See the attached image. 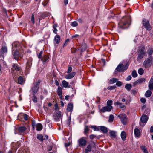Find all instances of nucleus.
I'll use <instances>...</instances> for the list:
<instances>
[{
    "label": "nucleus",
    "mask_w": 153,
    "mask_h": 153,
    "mask_svg": "<svg viewBox=\"0 0 153 153\" xmlns=\"http://www.w3.org/2000/svg\"><path fill=\"white\" fill-rule=\"evenodd\" d=\"M138 74L140 75H142L144 73V70L143 69L140 68L138 70Z\"/></svg>",
    "instance_id": "obj_42"
},
{
    "label": "nucleus",
    "mask_w": 153,
    "mask_h": 153,
    "mask_svg": "<svg viewBox=\"0 0 153 153\" xmlns=\"http://www.w3.org/2000/svg\"><path fill=\"white\" fill-rule=\"evenodd\" d=\"M95 143L93 141H91L90 143L86 147V148L85 149V153H88L90 152L91 151V149L93 148H95Z\"/></svg>",
    "instance_id": "obj_7"
},
{
    "label": "nucleus",
    "mask_w": 153,
    "mask_h": 153,
    "mask_svg": "<svg viewBox=\"0 0 153 153\" xmlns=\"http://www.w3.org/2000/svg\"><path fill=\"white\" fill-rule=\"evenodd\" d=\"M125 88L128 91H130L132 88V85L131 84H127L125 85Z\"/></svg>",
    "instance_id": "obj_31"
},
{
    "label": "nucleus",
    "mask_w": 153,
    "mask_h": 153,
    "mask_svg": "<svg viewBox=\"0 0 153 153\" xmlns=\"http://www.w3.org/2000/svg\"><path fill=\"white\" fill-rule=\"evenodd\" d=\"M142 123H146L148 120V117L146 115H143L142 116L140 119Z\"/></svg>",
    "instance_id": "obj_17"
},
{
    "label": "nucleus",
    "mask_w": 153,
    "mask_h": 153,
    "mask_svg": "<svg viewBox=\"0 0 153 153\" xmlns=\"http://www.w3.org/2000/svg\"><path fill=\"white\" fill-rule=\"evenodd\" d=\"M48 13L47 12L41 14L40 16L42 19H44L48 16Z\"/></svg>",
    "instance_id": "obj_40"
},
{
    "label": "nucleus",
    "mask_w": 153,
    "mask_h": 153,
    "mask_svg": "<svg viewBox=\"0 0 153 153\" xmlns=\"http://www.w3.org/2000/svg\"><path fill=\"white\" fill-rule=\"evenodd\" d=\"M71 116L68 117V119L67 120V124L68 125H70L71 123Z\"/></svg>",
    "instance_id": "obj_54"
},
{
    "label": "nucleus",
    "mask_w": 153,
    "mask_h": 153,
    "mask_svg": "<svg viewBox=\"0 0 153 153\" xmlns=\"http://www.w3.org/2000/svg\"><path fill=\"white\" fill-rule=\"evenodd\" d=\"M86 47H84L83 46H82L81 48V52H83L86 49Z\"/></svg>",
    "instance_id": "obj_56"
},
{
    "label": "nucleus",
    "mask_w": 153,
    "mask_h": 153,
    "mask_svg": "<svg viewBox=\"0 0 153 153\" xmlns=\"http://www.w3.org/2000/svg\"><path fill=\"white\" fill-rule=\"evenodd\" d=\"M72 68L71 67H68L67 72L68 73H70L72 71Z\"/></svg>",
    "instance_id": "obj_52"
},
{
    "label": "nucleus",
    "mask_w": 153,
    "mask_h": 153,
    "mask_svg": "<svg viewBox=\"0 0 153 153\" xmlns=\"http://www.w3.org/2000/svg\"><path fill=\"white\" fill-rule=\"evenodd\" d=\"M113 109V107L106 106L103 107L100 110L101 112L104 113L106 111L110 112Z\"/></svg>",
    "instance_id": "obj_13"
},
{
    "label": "nucleus",
    "mask_w": 153,
    "mask_h": 153,
    "mask_svg": "<svg viewBox=\"0 0 153 153\" xmlns=\"http://www.w3.org/2000/svg\"><path fill=\"white\" fill-rule=\"evenodd\" d=\"M69 39H67L65 42L63 47H64L65 46H66L67 45L68 43L69 42Z\"/></svg>",
    "instance_id": "obj_58"
},
{
    "label": "nucleus",
    "mask_w": 153,
    "mask_h": 153,
    "mask_svg": "<svg viewBox=\"0 0 153 153\" xmlns=\"http://www.w3.org/2000/svg\"><path fill=\"white\" fill-rule=\"evenodd\" d=\"M31 21L33 24H34L35 23V21L34 19V15L33 14L32 15L31 17Z\"/></svg>",
    "instance_id": "obj_60"
},
{
    "label": "nucleus",
    "mask_w": 153,
    "mask_h": 153,
    "mask_svg": "<svg viewBox=\"0 0 153 153\" xmlns=\"http://www.w3.org/2000/svg\"><path fill=\"white\" fill-rule=\"evenodd\" d=\"M49 58V56H45L43 59V61L46 62L47 61Z\"/></svg>",
    "instance_id": "obj_59"
},
{
    "label": "nucleus",
    "mask_w": 153,
    "mask_h": 153,
    "mask_svg": "<svg viewBox=\"0 0 153 153\" xmlns=\"http://www.w3.org/2000/svg\"><path fill=\"white\" fill-rule=\"evenodd\" d=\"M100 130L103 133H106L108 132V129L107 127L104 126H100Z\"/></svg>",
    "instance_id": "obj_21"
},
{
    "label": "nucleus",
    "mask_w": 153,
    "mask_h": 153,
    "mask_svg": "<svg viewBox=\"0 0 153 153\" xmlns=\"http://www.w3.org/2000/svg\"><path fill=\"white\" fill-rule=\"evenodd\" d=\"M36 125V122L35 120H33L32 121V128L34 130L35 129V127Z\"/></svg>",
    "instance_id": "obj_53"
},
{
    "label": "nucleus",
    "mask_w": 153,
    "mask_h": 153,
    "mask_svg": "<svg viewBox=\"0 0 153 153\" xmlns=\"http://www.w3.org/2000/svg\"><path fill=\"white\" fill-rule=\"evenodd\" d=\"M116 86L113 85L111 86H109L108 87L107 89L108 90H112L114 89L115 88H116Z\"/></svg>",
    "instance_id": "obj_49"
},
{
    "label": "nucleus",
    "mask_w": 153,
    "mask_h": 153,
    "mask_svg": "<svg viewBox=\"0 0 153 153\" xmlns=\"http://www.w3.org/2000/svg\"><path fill=\"white\" fill-rule=\"evenodd\" d=\"M55 119L56 121H59L60 120V118L61 116V113L60 111H59L56 112L55 114Z\"/></svg>",
    "instance_id": "obj_20"
},
{
    "label": "nucleus",
    "mask_w": 153,
    "mask_h": 153,
    "mask_svg": "<svg viewBox=\"0 0 153 153\" xmlns=\"http://www.w3.org/2000/svg\"><path fill=\"white\" fill-rule=\"evenodd\" d=\"M19 45L18 42H15L12 44V50H15V48H17Z\"/></svg>",
    "instance_id": "obj_29"
},
{
    "label": "nucleus",
    "mask_w": 153,
    "mask_h": 153,
    "mask_svg": "<svg viewBox=\"0 0 153 153\" xmlns=\"http://www.w3.org/2000/svg\"><path fill=\"white\" fill-rule=\"evenodd\" d=\"M40 80L36 81L33 83V87L32 88V94H36L38 91L39 85L41 82Z\"/></svg>",
    "instance_id": "obj_6"
},
{
    "label": "nucleus",
    "mask_w": 153,
    "mask_h": 153,
    "mask_svg": "<svg viewBox=\"0 0 153 153\" xmlns=\"http://www.w3.org/2000/svg\"><path fill=\"white\" fill-rule=\"evenodd\" d=\"M131 75L134 78H135L137 77V74L135 70H133L132 71L131 73Z\"/></svg>",
    "instance_id": "obj_38"
},
{
    "label": "nucleus",
    "mask_w": 153,
    "mask_h": 153,
    "mask_svg": "<svg viewBox=\"0 0 153 153\" xmlns=\"http://www.w3.org/2000/svg\"><path fill=\"white\" fill-rule=\"evenodd\" d=\"M130 16H127L123 18L118 23L119 27L120 29H125L128 27L130 24L128 21L130 19Z\"/></svg>",
    "instance_id": "obj_1"
},
{
    "label": "nucleus",
    "mask_w": 153,
    "mask_h": 153,
    "mask_svg": "<svg viewBox=\"0 0 153 153\" xmlns=\"http://www.w3.org/2000/svg\"><path fill=\"white\" fill-rule=\"evenodd\" d=\"M75 72H73L65 76V78L68 79L72 78L76 74Z\"/></svg>",
    "instance_id": "obj_19"
},
{
    "label": "nucleus",
    "mask_w": 153,
    "mask_h": 153,
    "mask_svg": "<svg viewBox=\"0 0 153 153\" xmlns=\"http://www.w3.org/2000/svg\"><path fill=\"white\" fill-rule=\"evenodd\" d=\"M114 105H119L120 108H122L125 107V106L122 103H120L119 102H117L114 103Z\"/></svg>",
    "instance_id": "obj_27"
},
{
    "label": "nucleus",
    "mask_w": 153,
    "mask_h": 153,
    "mask_svg": "<svg viewBox=\"0 0 153 153\" xmlns=\"http://www.w3.org/2000/svg\"><path fill=\"white\" fill-rule=\"evenodd\" d=\"M114 119V116L112 114L110 115L109 116L108 121L109 122H112L113 121Z\"/></svg>",
    "instance_id": "obj_46"
},
{
    "label": "nucleus",
    "mask_w": 153,
    "mask_h": 153,
    "mask_svg": "<svg viewBox=\"0 0 153 153\" xmlns=\"http://www.w3.org/2000/svg\"><path fill=\"white\" fill-rule=\"evenodd\" d=\"M141 149L143 151L144 153H149L147 148L145 146H142L140 147Z\"/></svg>",
    "instance_id": "obj_33"
},
{
    "label": "nucleus",
    "mask_w": 153,
    "mask_h": 153,
    "mask_svg": "<svg viewBox=\"0 0 153 153\" xmlns=\"http://www.w3.org/2000/svg\"><path fill=\"white\" fill-rule=\"evenodd\" d=\"M150 90H148L146 92L145 94V96L147 97H149L151 96L152 92Z\"/></svg>",
    "instance_id": "obj_32"
},
{
    "label": "nucleus",
    "mask_w": 153,
    "mask_h": 153,
    "mask_svg": "<svg viewBox=\"0 0 153 153\" xmlns=\"http://www.w3.org/2000/svg\"><path fill=\"white\" fill-rule=\"evenodd\" d=\"M143 24L146 30H150L151 29V27L148 20L143 19Z\"/></svg>",
    "instance_id": "obj_9"
},
{
    "label": "nucleus",
    "mask_w": 153,
    "mask_h": 153,
    "mask_svg": "<svg viewBox=\"0 0 153 153\" xmlns=\"http://www.w3.org/2000/svg\"><path fill=\"white\" fill-rule=\"evenodd\" d=\"M62 84L63 85V87L64 88H66L68 87V83L65 80H63L62 81Z\"/></svg>",
    "instance_id": "obj_36"
},
{
    "label": "nucleus",
    "mask_w": 153,
    "mask_h": 153,
    "mask_svg": "<svg viewBox=\"0 0 153 153\" xmlns=\"http://www.w3.org/2000/svg\"><path fill=\"white\" fill-rule=\"evenodd\" d=\"M145 47L143 46L140 49H139L138 53L137 54L138 56L137 58V61H140L141 59H142L145 55Z\"/></svg>",
    "instance_id": "obj_5"
},
{
    "label": "nucleus",
    "mask_w": 153,
    "mask_h": 153,
    "mask_svg": "<svg viewBox=\"0 0 153 153\" xmlns=\"http://www.w3.org/2000/svg\"><path fill=\"white\" fill-rule=\"evenodd\" d=\"M149 89L150 90H153V84L149 82Z\"/></svg>",
    "instance_id": "obj_43"
},
{
    "label": "nucleus",
    "mask_w": 153,
    "mask_h": 153,
    "mask_svg": "<svg viewBox=\"0 0 153 153\" xmlns=\"http://www.w3.org/2000/svg\"><path fill=\"white\" fill-rule=\"evenodd\" d=\"M147 52L149 56L151 55L153 53V50L151 48H149Z\"/></svg>",
    "instance_id": "obj_39"
},
{
    "label": "nucleus",
    "mask_w": 153,
    "mask_h": 153,
    "mask_svg": "<svg viewBox=\"0 0 153 153\" xmlns=\"http://www.w3.org/2000/svg\"><path fill=\"white\" fill-rule=\"evenodd\" d=\"M76 50L75 48H72L71 49V53H75L76 52Z\"/></svg>",
    "instance_id": "obj_63"
},
{
    "label": "nucleus",
    "mask_w": 153,
    "mask_h": 153,
    "mask_svg": "<svg viewBox=\"0 0 153 153\" xmlns=\"http://www.w3.org/2000/svg\"><path fill=\"white\" fill-rule=\"evenodd\" d=\"M43 54V52L42 51H40L39 54L37 55V56L39 59L42 58V55Z\"/></svg>",
    "instance_id": "obj_50"
},
{
    "label": "nucleus",
    "mask_w": 153,
    "mask_h": 153,
    "mask_svg": "<svg viewBox=\"0 0 153 153\" xmlns=\"http://www.w3.org/2000/svg\"><path fill=\"white\" fill-rule=\"evenodd\" d=\"M90 138L91 139H92L94 138H96L97 139H99V137H98V136H96L94 134H91L89 136Z\"/></svg>",
    "instance_id": "obj_47"
},
{
    "label": "nucleus",
    "mask_w": 153,
    "mask_h": 153,
    "mask_svg": "<svg viewBox=\"0 0 153 153\" xmlns=\"http://www.w3.org/2000/svg\"><path fill=\"white\" fill-rule=\"evenodd\" d=\"M12 53L14 59L16 60H18V58L20 57V54L18 50L17 49L15 50H12Z\"/></svg>",
    "instance_id": "obj_11"
},
{
    "label": "nucleus",
    "mask_w": 153,
    "mask_h": 153,
    "mask_svg": "<svg viewBox=\"0 0 153 153\" xmlns=\"http://www.w3.org/2000/svg\"><path fill=\"white\" fill-rule=\"evenodd\" d=\"M129 64L126 63L125 65L122 64H120L118 65L116 68L117 71L118 72H124L128 68Z\"/></svg>",
    "instance_id": "obj_4"
},
{
    "label": "nucleus",
    "mask_w": 153,
    "mask_h": 153,
    "mask_svg": "<svg viewBox=\"0 0 153 153\" xmlns=\"http://www.w3.org/2000/svg\"><path fill=\"white\" fill-rule=\"evenodd\" d=\"M118 117L121 119V121L123 124H126L127 120V117L125 115H119Z\"/></svg>",
    "instance_id": "obj_12"
},
{
    "label": "nucleus",
    "mask_w": 153,
    "mask_h": 153,
    "mask_svg": "<svg viewBox=\"0 0 153 153\" xmlns=\"http://www.w3.org/2000/svg\"><path fill=\"white\" fill-rule=\"evenodd\" d=\"M23 117L25 120H27L28 119L29 116L26 114H23Z\"/></svg>",
    "instance_id": "obj_51"
},
{
    "label": "nucleus",
    "mask_w": 153,
    "mask_h": 153,
    "mask_svg": "<svg viewBox=\"0 0 153 153\" xmlns=\"http://www.w3.org/2000/svg\"><path fill=\"white\" fill-rule=\"evenodd\" d=\"M71 25L74 27H75L78 25V23L76 21H74L71 22Z\"/></svg>",
    "instance_id": "obj_44"
},
{
    "label": "nucleus",
    "mask_w": 153,
    "mask_h": 153,
    "mask_svg": "<svg viewBox=\"0 0 153 153\" xmlns=\"http://www.w3.org/2000/svg\"><path fill=\"white\" fill-rule=\"evenodd\" d=\"M43 137L41 134H38L37 135V138L41 141H43L44 140V139Z\"/></svg>",
    "instance_id": "obj_37"
},
{
    "label": "nucleus",
    "mask_w": 153,
    "mask_h": 153,
    "mask_svg": "<svg viewBox=\"0 0 153 153\" xmlns=\"http://www.w3.org/2000/svg\"><path fill=\"white\" fill-rule=\"evenodd\" d=\"M121 137L123 141H125L126 138V133L124 131H122L121 134Z\"/></svg>",
    "instance_id": "obj_25"
},
{
    "label": "nucleus",
    "mask_w": 153,
    "mask_h": 153,
    "mask_svg": "<svg viewBox=\"0 0 153 153\" xmlns=\"http://www.w3.org/2000/svg\"><path fill=\"white\" fill-rule=\"evenodd\" d=\"M73 104L72 103H70L68 104L67 110L68 112L71 111L73 109Z\"/></svg>",
    "instance_id": "obj_22"
},
{
    "label": "nucleus",
    "mask_w": 153,
    "mask_h": 153,
    "mask_svg": "<svg viewBox=\"0 0 153 153\" xmlns=\"http://www.w3.org/2000/svg\"><path fill=\"white\" fill-rule=\"evenodd\" d=\"M113 101L111 100H108L107 102V105L108 106L112 107L111 105H112Z\"/></svg>",
    "instance_id": "obj_41"
},
{
    "label": "nucleus",
    "mask_w": 153,
    "mask_h": 153,
    "mask_svg": "<svg viewBox=\"0 0 153 153\" xmlns=\"http://www.w3.org/2000/svg\"><path fill=\"white\" fill-rule=\"evenodd\" d=\"M36 94H32L33 96L32 97V101L34 103H36L37 102V98L35 95Z\"/></svg>",
    "instance_id": "obj_35"
},
{
    "label": "nucleus",
    "mask_w": 153,
    "mask_h": 153,
    "mask_svg": "<svg viewBox=\"0 0 153 153\" xmlns=\"http://www.w3.org/2000/svg\"><path fill=\"white\" fill-rule=\"evenodd\" d=\"M7 52V46H3L0 50V54L3 57H4V54L6 53Z\"/></svg>",
    "instance_id": "obj_14"
},
{
    "label": "nucleus",
    "mask_w": 153,
    "mask_h": 153,
    "mask_svg": "<svg viewBox=\"0 0 153 153\" xmlns=\"http://www.w3.org/2000/svg\"><path fill=\"white\" fill-rule=\"evenodd\" d=\"M36 130L38 131H40L42 129V126L41 123H38L36 125Z\"/></svg>",
    "instance_id": "obj_28"
},
{
    "label": "nucleus",
    "mask_w": 153,
    "mask_h": 153,
    "mask_svg": "<svg viewBox=\"0 0 153 153\" xmlns=\"http://www.w3.org/2000/svg\"><path fill=\"white\" fill-rule=\"evenodd\" d=\"M135 136L138 137L140 135V132L138 128H135L134 130Z\"/></svg>",
    "instance_id": "obj_26"
},
{
    "label": "nucleus",
    "mask_w": 153,
    "mask_h": 153,
    "mask_svg": "<svg viewBox=\"0 0 153 153\" xmlns=\"http://www.w3.org/2000/svg\"><path fill=\"white\" fill-rule=\"evenodd\" d=\"M150 83H152L153 84V76L151 77V79L150 80V81L149 82Z\"/></svg>",
    "instance_id": "obj_64"
},
{
    "label": "nucleus",
    "mask_w": 153,
    "mask_h": 153,
    "mask_svg": "<svg viewBox=\"0 0 153 153\" xmlns=\"http://www.w3.org/2000/svg\"><path fill=\"white\" fill-rule=\"evenodd\" d=\"M146 80V79L144 78H140L133 83V85L135 86L138 83H141L144 82Z\"/></svg>",
    "instance_id": "obj_16"
},
{
    "label": "nucleus",
    "mask_w": 153,
    "mask_h": 153,
    "mask_svg": "<svg viewBox=\"0 0 153 153\" xmlns=\"http://www.w3.org/2000/svg\"><path fill=\"white\" fill-rule=\"evenodd\" d=\"M132 77L131 75H129L127 76L126 80V81H129L131 79Z\"/></svg>",
    "instance_id": "obj_61"
},
{
    "label": "nucleus",
    "mask_w": 153,
    "mask_h": 153,
    "mask_svg": "<svg viewBox=\"0 0 153 153\" xmlns=\"http://www.w3.org/2000/svg\"><path fill=\"white\" fill-rule=\"evenodd\" d=\"M24 81L22 76H20L18 78V84H22L24 83Z\"/></svg>",
    "instance_id": "obj_24"
},
{
    "label": "nucleus",
    "mask_w": 153,
    "mask_h": 153,
    "mask_svg": "<svg viewBox=\"0 0 153 153\" xmlns=\"http://www.w3.org/2000/svg\"><path fill=\"white\" fill-rule=\"evenodd\" d=\"M12 67L11 70L12 72H14L15 71H19L21 69V68L20 67L18 64L16 63L12 64Z\"/></svg>",
    "instance_id": "obj_10"
},
{
    "label": "nucleus",
    "mask_w": 153,
    "mask_h": 153,
    "mask_svg": "<svg viewBox=\"0 0 153 153\" xmlns=\"http://www.w3.org/2000/svg\"><path fill=\"white\" fill-rule=\"evenodd\" d=\"M110 137L111 138H115L116 137V132L114 131H111L110 132Z\"/></svg>",
    "instance_id": "obj_30"
},
{
    "label": "nucleus",
    "mask_w": 153,
    "mask_h": 153,
    "mask_svg": "<svg viewBox=\"0 0 153 153\" xmlns=\"http://www.w3.org/2000/svg\"><path fill=\"white\" fill-rule=\"evenodd\" d=\"M116 85L117 86H120L122 85V83L121 81H117L116 82Z\"/></svg>",
    "instance_id": "obj_55"
},
{
    "label": "nucleus",
    "mask_w": 153,
    "mask_h": 153,
    "mask_svg": "<svg viewBox=\"0 0 153 153\" xmlns=\"http://www.w3.org/2000/svg\"><path fill=\"white\" fill-rule=\"evenodd\" d=\"M32 59L31 58H30L27 60L26 65V69L27 70L30 69L31 66Z\"/></svg>",
    "instance_id": "obj_18"
},
{
    "label": "nucleus",
    "mask_w": 153,
    "mask_h": 153,
    "mask_svg": "<svg viewBox=\"0 0 153 153\" xmlns=\"http://www.w3.org/2000/svg\"><path fill=\"white\" fill-rule=\"evenodd\" d=\"M152 57L150 56L146 59L143 62V65L146 68H148L151 67L153 62Z\"/></svg>",
    "instance_id": "obj_3"
},
{
    "label": "nucleus",
    "mask_w": 153,
    "mask_h": 153,
    "mask_svg": "<svg viewBox=\"0 0 153 153\" xmlns=\"http://www.w3.org/2000/svg\"><path fill=\"white\" fill-rule=\"evenodd\" d=\"M140 101L143 104H144L146 102V99L144 98H142L140 99Z\"/></svg>",
    "instance_id": "obj_57"
},
{
    "label": "nucleus",
    "mask_w": 153,
    "mask_h": 153,
    "mask_svg": "<svg viewBox=\"0 0 153 153\" xmlns=\"http://www.w3.org/2000/svg\"><path fill=\"white\" fill-rule=\"evenodd\" d=\"M55 83L56 86H58V87L59 86V82L57 80H55Z\"/></svg>",
    "instance_id": "obj_62"
},
{
    "label": "nucleus",
    "mask_w": 153,
    "mask_h": 153,
    "mask_svg": "<svg viewBox=\"0 0 153 153\" xmlns=\"http://www.w3.org/2000/svg\"><path fill=\"white\" fill-rule=\"evenodd\" d=\"M90 128H91L93 129L94 131H99V128L95 126H92Z\"/></svg>",
    "instance_id": "obj_45"
},
{
    "label": "nucleus",
    "mask_w": 153,
    "mask_h": 153,
    "mask_svg": "<svg viewBox=\"0 0 153 153\" xmlns=\"http://www.w3.org/2000/svg\"><path fill=\"white\" fill-rule=\"evenodd\" d=\"M60 37L59 35H57L55 37L54 41L56 43L58 44L60 42Z\"/></svg>",
    "instance_id": "obj_23"
},
{
    "label": "nucleus",
    "mask_w": 153,
    "mask_h": 153,
    "mask_svg": "<svg viewBox=\"0 0 153 153\" xmlns=\"http://www.w3.org/2000/svg\"><path fill=\"white\" fill-rule=\"evenodd\" d=\"M58 96L59 97V98L61 100L63 99V96L62 95V90L61 87L59 86L57 88L56 91Z\"/></svg>",
    "instance_id": "obj_15"
},
{
    "label": "nucleus",
    "mask_w": 153,
    "mask_h": 153,
    "mask_svg": "<svg viewBox=\"0 0 153 153\" xmlns=\"http://www.w3.org/2000/svg\"><path fill=\"white\" fill-rule=\"evenodd\" d=\"M89 130V129L88 128V126H85V128L84 129V134H86L87 133H88V131Z\"/></svg>",
    "instance_id": "obj_48"
},
{
    "label": "nucleus",
    "mask_w": 153,
    "mask_h": 153,
    "mask_svg": "<svg viewBox=\"0 0 153 153\" xmlns=\"http://www.w3.org/2000/svg\"><path fill=\"white\" fill-rule=\"evenodd\" d=\"M85 138V137H82L78 140L77 143L79 147H83L86 145L87 141Z\"/></svg>",
    "instance_id": "obj_8"
},
{
    "label": "nucleus",
    "mask_w": 153,
    "mask_h": 153,
    "mask_svg": "<svg viewBox=\"0 0 153 153\" xmlns=\"http://www.w3.org/2000/svg\"><path fill=\"white\" fill-rule=\"evenodd\" d=\"M119 79L117 78H113L111 79L109 81V82L111 84L114 83L118 81Z\"/></svg>",
    "instance_id": "obj_34"
},
{
    "label": "nucleus",
    "mask_w": 153,
    "mask_h": 153,
    "mask_svg": "<svg viewBox=\"0 0 153 153\" xmlns=\"http://www.w3.org/2000/svg\"><path fill=\"white\" fill-rule=\"evenodd\" d=\"M27 128L25 126H21L18 128H15L14 129V134L19 135H23L27 133Z\"/></svg>",
    "instance_id": "obj_2"
}]
</instances>
